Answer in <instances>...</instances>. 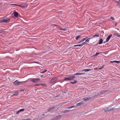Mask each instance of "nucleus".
Listing matches in <instances>:
<instances>
[{"label": "nucleus", "mask_w": 120, "mask_h": 120, "mask_svg": "<svg viewBox=\"0 0 120 120\" xmlns=\"http://www.w3.org/2000/svg\"><path fill=\"white\" fill-rule=\"evenodd\" d=\"M116 2L117 4H120V0H118L117 1H116Z\"/></svg>", "instance_id": "obj_24"}, {"label": "nucleus", "mask_w": 120, "mask_h": 120, "mask_svg": "<svg viewBox=\"0 0 120 120\" xmlns=\"http://www.w3.org/2000/svg\"><path fill=\"white\" fill-rule=\"evenodd\" d=\"M80 37L81 36L80 35L76 36V37L75 39L76 40H78L79 38H80Z\"/></svg>", "instance_id": "obj_22"}, {"label": "nucleus", "mask_w": 120, "mask_h": 120, "mask_svg": "<svg viewBox=\"0 0 120 120\" xmlns=\"http://www.w3.org/2000/svg\"><path fill=\"white\" fill-rule=\"evenodd\" d=\"M66 93L65 92H64V95H66Z\"/></svg>", "instance_id": "obj_40"}, {"label": "nucleus", "mask_w": 120, "mask_h": 120, "mask_svg": "<svg viewBox=\"0 0 120 120\" xmlns=\"http://www.w3.org/2000/svg\"><path fill=\"white\" fill-rule=\"evenodd\" d=\"M47 71V70H45L44 71H43V72H41V73H44L45 72H46Z\"/></svg>", "instance_id": "obj_29"}, {"label": "nucleus", "mask_w": 120, "mask_h": 120, "mask_svg": "<svg viewBox=\"0 0 120 120\" xmlns=\"http://www.w3.org/2000/svg\"><path fill=\"white\" fill-rule=\"evenodd\" d=\"M110 18L111 19H112L113 20H115L114 19V18L113 17H112V16Z\"/></svg>", "instance_id": "obj_32"}, {"label": "nucleus", "mask_w": 120, "mask_h": 120, "mask_svg": "<svg viewBox=\"0 0 120 120\" xmlns=\"http://www.w3.org/2000/svg\"><path fill=\"white\" fill-rule=\"evenodd\" d=\"M81 46V45H75L74 46V47H76V46Z\"/></svg>", "instance_id": "obj_26"}, {"label": "nucleus", "mask_w": 120, "mask_h": 120, "mask_svg": "<svg viewBox=\"0 0 120 120\" xmlns=\"http://www.w3.org/2000/svg\"><path fill=\"white\" fill-rule=\"evenodd\" d=\"M115 62H116V63L118 64L120 62V61H115Z\"/></svg>", "instance_id": "obj_28"}, {"label": "nucleus", "mask_w": 120, "mask_h": 120, "mask_svg": "<svg viewBox=\"0 0 120 120\" xmlns=\"http://www.w3.org/2000/svg\"><path fill=\"white\" fill-rule=\"evenodd\" d=\"M86 43V42H83L81 45H81V46L83 45H84V43Z\"/></svg>", "instance_id": "obj_33"}, {"label": "nucleus", "mask_w": 120, "mask_h": 120, "mask_svg": "<svg viewBox=\"0 0 120 120\" xmlns=\"http://www.w3.org/2000/svg\"><path fill=\"white\" fill-rule=\"evenodd\" d=\"M99 54V53L97 52H96V54L94 55V56H97Z\"/></svg>", "instance_id": "obj_25"}, {"label": "nucleus", "mask_w": 120, "mask_h": 120, "mask_svg": "<svg viewBox=\"0 0 120 120\" xmlns=\"http://www.w3.org/2000/svg\"><path fill=\"white\" fill-rule=\"evenodd\" d=\"M10 19L6 17L3 18L2 19L0 20V22L7 23L9 22Z\"/></svg>", "instance_id": "obj_1"}, {"label": "nucleus", "mask_w": 120, "mask_h": 120, "mask_svg": "<svg viewBox=\"0 0 120 120\" xmlns=\"http://www.w3.org/2000/svg\"><path fill=\"white\" fill-rule=\"evenodd\" d=\"M56 26V25H51V27L52 26V27H54V26Z\"/></svg>", "instance_id": "obj_35"}, {"label": "nucleus", "mask_w": 120, "mask_h": 120, "mask_svg": "<svg viewBox=\"0 0 120 120\" xmlns=\"http://www.w3.org/2000/svg\"><path fill=\"white\" fill-rule=\"evenodd\" d=\"M91 98L90 97L87 98H83L82 99L84 101H87L88 100H90Z\"/></svg>", "instance_id": "obj_9"}, {"label": "nucleus", "mask_w": 120, "mask_h": 120, "mask_svg": "<svg viewBox=\"0 0 120 120\" xmlns=\"http://www.w3.org/2000/svg\"><path fill=\"white\" fill-rule=\"evenodd\" d=\"M115 109L114 108H110V107H108L106 108L103 109V110L105 112H109Z\"/></svg>", "instance_id": "obj_2"}, {"label": "nucleus", "mask_w": 120, "mask_h": 120, "mask_svg": "<svg viewBox=\"0 0 120 120\" xmlns=\"http://www.w3.org/2000/svg\"><path fill=\"white\" fill-rule=\"evenodd\" d=\"M41 85L43 86H46V85L45 84H41Z\"/></svg>", "instance_id": "obj_34"}, {"label": "nucleus", "mask_w": 120, "mask_h": 120, "mask_svg": "<svg viewBox=\"0 0 120 120\" xmlns=\"http://www.w3.org/2000/svg\"><path fill=\"white\" fill-rule=\"evenodd\" d=\"M56 80V78H54L51 79L50 81V83H55Z\"/></svg>", "instance_id": "obj_6"}, {"label": "nucleus", "mask_w": 120, "mask_h": 120, "mask_svg": "<svg viewBox=\"0 0 120 120\" xmlns=\"http://www.w3.org/2000/svg\"><path fill=\"white\" fill-rule=\"evenodd\" d=\"M85 74L84 73H77L75 74L74 75H84Z\"/></svg>", "instance_id": "obj_16"}, {"label": "nucleus", "mask_w": 120, "mask_h": 120, "mask_svg": "<svg viewBox=\"0 0 120 120\" xmlns=\"http://www.w3.org/2000/svg\"><path fill=\"white\" fill-rule=\"evenodd\" d=\"M115 61H110V63H113L114 62H115Z\"/></svg>", "instance_id": "obj_37"}, {"label": "nucleus", "mask_w": 120, "mask_h": 120, "mask_svg": "<svg viewBox=\"0 0 120 120\" xmlns=\"http://www.w3.org/2000/svg\"><path fill=\"white\" fill-rule=\"evenodd\" d=\"M54 109V107H51L48 110V111L51 112Z\"/></svg>", "instance_id": "obj_12"}, {"label": "nucleus", "mask_w": 120, "mask_h": 120, "mask_svg": "<svg viewBox=\"0 0 120 120\" xmlns=\"http://www.w3.org/2000/svg\"><path fill=\"white\" fill-rule=\"evenodd\" d=\"M60 118V115L57 116L56 117V118H55V120H56L59 119Z\"/></svg>", "instance_id": "obj_21"}, {"label": "nucleus", "mask_w": 120, "mask_h": 120, "mask_svg": "<svg viewBox=\"0 0 120 120\" xmlns=\"http://www.w3.org/2000/svg\"><path fill=\"white\" fill-rule=\"evenodd\" d=\"M99 36V34H96L94 35V36L92 37V38H95L96 37H98Z\"/></svg>", "instance_id": "obj_17"}, {"label": "nucleus", "mask_w": 120, "mask_h": 120, "mask_svg": "<svg viewBox=\"0 0 120 120\" xmlns=\"http://www.w3.org/2000/svg\"><path fill=\"white\" fill-rule=\"evenodd\" d=\"M103 40L102 38L100 39L99 41L98 44H101L102 43Z\"/></svg>", "instance_id": "obj_11"}, {"label": "nucleus", "mask_w": 120, "mask_h": 120, "mask_svg": "<svg viewBox=\"0 0 120 120\" xmlns=\"http://www.w3.org/2000/svg\"><path fill=\"white\" fill-rule=\"evenodd\" d=\"M104 65H103L101 67V68H103V67H104Z\"/></svg>", "instance_id": "obj_41"}, {"label": "nucleus", "mask_w": 120, "mask_h": 120, "mask_svg": "<svg viewBox=\"0 0 120 120\" xmlns=\"http://www.w3.org/2000/svg\"><path fill=\"white\" fill-rule=\"evenodd\" d=\"M18 15V13L17 12H15L14 13V15L16 17H17Z\"/></svg>", "instance_id": "obj_13"}, {"label": "nucleus", "mask_w": 120, "mask_h": 120, "mask_svg": "<svg viewBox=\"0 0 120 120\" xmlns=\"http://www.w3.org/2000/svg\"><path fill=\"white\" fill-rule=\"evenodd\" d=\"M93 70V69H85L82 70V71L85 72Z\"/></svg>", "instance_id": "obj_10"}, {"label": "nucleus", "mask_w": 120, "mask_h": 120, "mask_svg": "<svg viewBox=\"0 0 120 120\" xmlns=\"http://www.w3.org/2000/svg\"><path fill=\"white\" fill-rule=\"evenodd\" d=\"M117 24V23H116V24H115V26H116V25Z\"/></svg>", "instance_id": "obj_45"}, {"label": "nucleus", "mask_w": 120, "mask_h": 120, "mask_svg": "<svg viewBox=\"0 0 120 120\" xmlns=\"http://www.w3.org/2000/svg\"><path fill=\"white\" fill-rule=\"evenodd\" d=\"M117 36L118 37H120V35H117Z\"/></svg>", "instance_id": "obj_39"}, {"label": "nucleus", "mask_w": 120, "mask_h": 120, "mask_svg": "<svg viewBox=\"0 0 120 120\" xmlns=\"http://www.w3.org/2000/svg\"><path fill=\"white\" fill-rule=\"evenodd\" d=\"M19 6L22 7L23 8H25L27 7V5L26 3H23L21 5H19Z\"/></svg>", "instance_id": "obj_5"}, {"label": "nucleus", "mask_w": 120, "mask_h": 120, "mask_svg": "<svg viewBox=\"0 0 120 120\" xmlns=\"http://www.w3.org/2000/svg\"><path fill=\"white\" fill-rule=\"evenodd\" d=\"M17 95L16 94H13V95Z\"/></svg>", "instance_id": "obj_42"}, {"label": "nucleus", "mask_w": 120, "mask_h": 120, "mask_svg": "<svg viewBox=\"0 0 120 120\" xmlns=\"http://www.w3.org/2000/svg\"><path fill=\"white\" fill-rule=\"evenodd\" d=\"M83 104V103L82 102H79V103H77L76 104V106H78L81 105Z\"/></svg>", "instance_id": "obj_14"}, {"label": "nucleus", "mask_w": 120, "mask_h": 120, "mask_svg": "<svg viewBox=\"0 0 120 120\" xmlns=\"http://www.w3.org/2000/svg\"><path fill=\"white\" fill-rule=\"evenodd\" d=\"M74 107L76 108V107H75V106H71V107H69L68 108H67V109H71V108H74Z\"/></svg>", "instance_id": "obj_27"}, {"label": "nucleus", "mask_w": 120, "mask_h": 120, "mask_svg": "<svg viewBox=\"0 0 120 120\" xmlns=\"http://www.w3.org/2000/svg\"><path fill=\"white\" fill-rule=\"evenodd\" d=\"M24 110H25V109H21L20 110H19L18 111V113L19 112H20L23 111Z\"/></svg>", "instance_id": "obj_19"}, {"label": "nucleus", "mask_w": 120, "mask_h": 120, "mask_svg": "<svg viewBox=\"0 0 120 120\" xmlns=\"http://www.w3.org/2000/svg\"><path fill=\"white\" fill-rule=\"evenodd\" d=\"M40 80V79L39 78H33L31 79L30 81L33 82L37 83Z\"/></svg>", "instance_id": "obj_4"}, {"label": "nucleus", "mask_w": 120, "mask_h": 120, "mask_svg": "<svg viewBox=\"0 0 120 120\" xmlns=\"http://www.w3.org/2000/svg\"><path fill=\"white\" fill-rule=\"evenodd\" d=\"M64 80H70L68 76H67V77H65Z\"/></svg>", "instance_id": "obj_18"}, {"label": "nucleus", "mask_w": 120, "mask_h": 120, "mask_svg": "<svg viewBox=\"0 0 120 120\" xmlns=\"http://www.w3.org/2000/svg\"><path fill=\"white\" fill-rule=\"evenodd\" d=\"M4 30L1 29H0V33L3 32Z\"/></svg>", "instance_id": "obj_30"}, {"label": "nucleus", "mask_w": 120, "mask_h": 120, "mask_svg": "<svg viewBox=\"0 0 120 120\" xmlns=\"http://www.w3.org/2000/svg\"><path fill=\"white\" fill-rule=\"evenodd\" d=\"M98 69L97 68H94V69H95V70H96V69Z\"/></svg>", "instance_id": "obj_43"}, {"label": "nucleus", "mask_w": 120, "mask_h": 120, "mask_svg": "<svg viewBox=\"0 0 120 120\" xmlns=\"http://www.w3.org/2000/svg\"><path fill=\"white\" fill-rule=\"evenodd\" d=\"M36 85L37 86H38L39 85V84H36Z\"/></svg>", "instance_id": "obj_46"}, {"label": "nucleus", "mask_w": 120, "mask_h": 120, "mask_svg": "<svg viewBox=\"0 0 120 120\" xmlns=\"http://www.w3.org/2000/svg\"><path fill=\"white\" fill-rule=\"evenodd\" d=\"M72 84H74L76 83L77 82L75 80H74V81L73 82H70Z\"/></svg>", "instance_id": "obj_20"}, {"label": "nucleus", "mask_w": 120, "mask_h": 120, "mask_svg": "<svg viewBox=\"0 0 120 120\" xmlns=\"http://www.w3.org/2000/svg\"><path fill=\"white\" fill-rule=\"evenodd\" d=\"M102 68H101H101H99V69L100 70V69H101Z\"/></svg>", "instance_id": "obj_44"}, {"label": "nucleus", "mask_w": 120, "mask_h": 120, "mask_svg": "<svg viewBox=\"0 0 120 120\" xmlns=\"http://www.w3.org/2000/svg\"><path fill=\"white\" fill-rule=\"evenodd\" d=\"M90 38H88V39H87L86 40V42H88L90 40Z\"/></svg>", "instance_id": "obj_31"}, {"label": "nucleus", "mask_w": 120, "mask_h": 120, "mask_svg": "<svg viewBox=\"0 0 120 120\" xmlns=\"http://www.w3.org/2000/svg\"><path fill=\"white\" fill-rule=\"evenodd\" d=\"M26 82V81L19 82L16 80L14 82V84L15 86H17L19 85L21 83H24Z\"/></svg>", "instance_id": "obj_3"}, {"label": "nucleus", "mask_w": 120, "mask_h": 120, "mask_svg": "<svg viewBox=\"0 0 120 120\" xmlns=\"http://www.w3.org/2000/svg\"><path fill=\"white\" fill-rule=\"evenodd\" d=\"M68 29V27H67L65 28L64 29H63V28H60V30H62L63 31H65L67 30Z\"/></svg>", "instance_id": "obj_15"}, {"label": "nucleus", "mask_w": 120, "mask_h": 120, "mask_svg": "<svg viewBox=\"0 0 120 120\" xmlns=\"http://www.w3.org/2000/svg\"><path fill=\"white\" fill-rule=\"evenodd\" d=\"M87 38H84L83 39H82L81 41L79 42H81L83 41Z\"/></svg>", "instance_id": "obj_23"}, {"label": "nucleus", "mask_w": 120, "mask_h": 120, "mask_svg": "<svg viewBox=\"0 0 120 120\" xmlns=\"http://www.w3.org/2000/svg\"><path fill=\"white\" fill-rule=\"evenodd\" d=\"M70 80H72L75 78V76L74 75L68 76Z\"/></svg>", "instance_id": "obj_7"}, {"label": "nucleus", "mask_w": 120, "mask_h": 120, "mask_svg": "<svg viewBox=\"0 0 120 120\" xmlns=\"http://www.w3.org/2000/svg\"><path fill=\"white\" fill-rule=\"evenodd\" d=\"M31 120L30 119H27L26 120L24 119V120Z\"/></svg>", "instance_id": "obj_38"}, {"label": "nucleus", "mask_w": 120, "mask_h": 120, "mask_svg": "<svg viewBox=\"0 0 120 120\" xmlns=\"http://www.w3.org/2000/svg\"><path fill=\"white\" fill-rule=\"evenodd\" d=\"M112 1H115L116 2V0H112Z\"/></svg>", "instance_id": "obj_47"}, {"label": "nucleus", "mask_w": 120, "mask_h": 120, "mask_svg": "<svg viewBox=\"0 0 120 120\" xmlns=\"http://www.w3.org/2000/svg\"><path fill=\"white\" fill-rule=\"evenodd\" d=\"M112 36V35L111 34L109 35L107 37L106 40V42H107L108 41L109 39Z\"/></svg>", "instance_id": "obj_8"}, {"label": "nucleus", "mask_w": 120, "mask_h": 120, "mask_svg": "<svg viewBox=\"0 0 120 120\" xmlns=\"http://www.w3.org/2000/svg\"><path fill=\"white\" fill-rule=\"evenodd\" d=\"M12 4V5H15L18 6H19V5H18V4Z\"/></svg>", "instance_id": "obj_36"}]
</instances>
